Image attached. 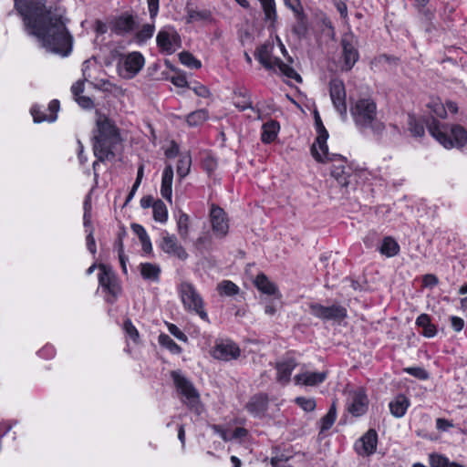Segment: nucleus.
I'll use <instances>...</instances> for the list:
<instances>
[{
  "label": "nucleus",
  "instance_id": "56",
  "mask_svg": "<svg viewBox=\"0 0 467 467\" xmlns=\"http://www.w3.org/2000/svg\"><path fill=\"white\" fill-rule=\"evenodd\" d=\"M86 240H87V247H88V251L92 254H95L97 252V248H96V242H95L94 235H93V229H91L88 232Z\"/></svg>",
  "mask_w": 467,
  "mask_h": 467
},
{
  "label": "nucleus",
  "instance_id": "51",
  "mask_svg": "<svg viewBox=\"0 0 467 467\" xmlns=\"http://www.w3.org/2000/svg\"><path fill=\"white\" fill-rule=\"evenodd\" d=\"M194 245L200 251L210 249L212 246V237L207 234L200 236L196 239Z\"/></svg>",
  "mask_w": 467,
  "mask_h": 467
},
{
  "label": "nucleus",
  "instance_id": "32",
  "mask_svg": "<svg viewBox=\"0 0 467 467\" xmlns=\"http://www.w3.org/2000/svg\"><path fill=\"white\" fill-rule=\"evenodd\" d=\"M379 251L387 257H393L399 254L400 245L392 237L387 236L382 240Z\"/></svg>",
  "mask_w": 467,
  "mask_h": 467
},
{
  "label": "nucleus",
  "instance_id": "10",
  "mask_svg": "<svg viewBox=\"0 0 467 467\" xmlns=\"http://www.w3.org/2000/svg\"><path fill=\"white\" fill-rule=\"evenodd\" d=\"M157 46L161 53L171 55L182 47L181 36L172 26L161 28L156 36Z\"/></svg>",
  "mask_w": 467,
  "mask_h": 467
},
{
  "label": "nucleus",
  "instance_id": "25",
  "mask_svg": "<svg viewBox=\"0 0 467 467\" xmlns=\"http://www.w3.org/2000/svg\"><path fill=\"white\" fill-rule=\"evenodd\" d=\"M296 367V362L294 358L278 362L275 366L277 370L276 380L281 384H287L290 381L291 374Z\"/></svg>",
  "mask_w": 467,
  "mask_h": 467
},
{
  "label": "nucleus",
  "instance_id": "46",
  "mask_svg": "<svg viewBox=\"0 0 467 467\" xmlns=\"http://www.w3.org/2000/svg\"><path fill=\"white\" fill-rule=\"evenodd\" d=\"M450 460L441 454L430 455V464L431 467H450Z\"/></svg>",
  "mask_w": 467,
  "mask_h": 467
},
{
  "label": "nucleus",
  "instance_id": "42",
  "mask_svg": "<svg viewBox=\"0 0 467 467\" xmlns=\"http://www.w3.org/2000/svg\"><path fill=\"white\" fill-rule=\"evenodd\" d=\"M217 289L221 295L234 296L238 294L239 287L232 281L224 280L218 284Z\"/></svg>",
  "mask_w": 467,
  "mask_h": 467
},
{
  "label": "nucleus",
  "instance_id": "53",
  "mask_svg": "<svg viewBox=\"0 0 467 467\" xmlns=\"http://www.w3.org/2000/svg\"><path fill=\"white\" fill-rule=\"evenodd\" d=\"M422 283L426 287H434L438 285L439 279L435 275L427 274L423 276Z\"/></svg>",
  "mask_w": 467,
  "mask_h": 467
},
{
  "label": "nucleus",
  "instance_id": "23",
  "mask_svg": "<svg viewBox=\"0 0 467 467\" xmlns=\"http://www.w3.org/2000/svg\"><path fill=\"white\" fill-rule=\"evenodd\" d=\"M59 109V101L57 99H53L49 102L47 111L48 115H38L39 107L34 106L31 109V114L33 116L34 121L36 123H40L43 121L53 122L57 118V111Z\"/></svg>",
  "mask_w": 467,
  "mask_h": 467
},
{
  "label": "nucleus",
  "instance_id": "45",
  "mask_svg": "<svg viewBox=\"0 0 467 467\" xmlns=\"http://www.w3.org/2000/svg\"><path fill=\"white\" fill-rule=\"evenodd\" d=\"M403 371L410 376H413L420 380L429 379V373L421 367H408L403 368Z\"/></svg>",
  "mask_w": 467,
  "mask_h": 467
},
{
  "label": "nucleus",
  "instance_id": "2",
  "mask_svg": "<svg viewBox=\"0 0 467 467\" xmlns=\"http://www.w3.org/2000/svg\"><path fill=\"white\" fill-rule=\"evenodd\" d=\"M122 138L119 128L105 115H99L93 136L94 155L99 161L114 159Z\"/></svg>",
  "mask_w": 467,
  "mask_h": 467
},
{
  "label": "nucleus",
  "instance_id": "41",
  "mask_svg": "<svg viewBox=\"0 0 467 467\" xmlns=\"http://www.w3.org/2000/svg\"><path fill=\"white\" fill-rule=\"evenodd\" d=\"M179 59L182 64L190 67V68H200L202 67V63L199 59H197L192 54L187 51H183L179 54Z\"/></svg>",
  "mask_w": 467,
  "mask_h": 467
},
{
  "label": "nucleus",
  "instance_id": "9",
  "mask_svg": "<svg viewBox=\"0 0 467 467\" xmlns=\"http://www.w3.org/2000/svg\"><path fill=\"white\" fill-rule=\"evenodd\" d=\"M144 63V57L140 52H131L119 58L117 70L121 78L130 79L141 70Z\"/></svg>",
  "mask_w": 467,
  "mask_h": 467
},
{
  "label": "nucleus",
  "instance_id": "38",
  "mask_svg": "<svg viewBox=\"0 0 467 467\" xmlns=\"http://www.w3.org/2000/svg\"><path fill=\"white\" fill-rule=\"evenodd\" d=\"M208 119V112L205 109H199L190 113L186 121L189 126H198L202 124Z\"/></svg>",
  "mask_w": 467,
  "mask_h": 467
},
{
  "label": "nucleus",
  "instance_id": "59",
  "mask_svg": "<svg viewBox=\"0 0 467 467\" xmlns=\"http://www.w3.org/2000/svg\"><path fill=\"white\" fill-rule=\"evenodd\" d=\"M75 99H76V101L78 102V104L80 107H82L83 109H90L93 107V101L88 97L80 95Z\"/></svg>",
  "mask_w": 467,
  "mask_h": 467
},
{
  "label": "nucleus",
  "instance_id": "37",
  "mask_svg": "<svg viewBox=\"0 0 467 467\" xmlns=\"http://www.w3.org/2000/svg\"><path fill=\"white\" fill-rule=\"evenodd\" d=\"M337 419V410L335 403L332 404L327 414L320 420V431L324 432L329 430Z\"/></svg>",
  "mask_w": 467,
  "mask_h": 467
},
{
  "label": "nucleus",
  "instance_id": "16",
  "mask_svg": "<svg viewBox=\"0 0 467 467\" xmlns=\"http://www.w3.org/2000/svg\"><path fill=\"white\" fill-rule=\"evenodd\" d=\"M357 41L352 34H345L341 39L343 51V69L348 71L358 60L359 55L356 47Z\"/></svg>",
  "mask_w": 467,
  "mask_h": 467
},
{
  "label": "nucleus",
  "instance_id": "47",
  "mask_svg": "<svg viewBox=\"0 0 467 467\" xmlns=\"http://www.w3.org/2000/svg\"><path fill=\"white\" fill-rule=\"evenodd\" d=\"M296 403L300 406L305 411H313L316 409L317 403L314 399H307L298 397L296 399Z\"/></svg>",
  "mask_w": 467,
  "mask_h": 467
},
{
  "label": "nucleus",
  "instance_id": "60",
  "mask_svg": "<svg viewBox=\"0 0 467 467\" xmlns=\"http://www.w3.org/2000/svg\"><path fill=\"white\" fill-rule=\"evenodd\" d=\"M248 435V431L246 429L243 427H237L230 435L231 440H243Z\"/></svg>",
  "mask_w": 467,
  "mask_h": 467
},
{
  "label": "nucleus",
  "instance_id": "30",
  "mask_svg": "<svg viewBox=\"0 0 467 467\" xmlns=\"http://www.w3.org/2000/svg\"><path fill=\"white\" fill-rule=\"evenodd\" d=\"M263 131L261 134V140L265 143H270L274 141L279 131L280 126L277 121L270 120L265 123L262 127Z\"/></svg>",
  "mask_w": 467,
  "mask_h": 467
},
{
  "label": "nucleus",
  "instance_id": "43",
  "mask_svg": "<svg viewBox=\"0 0 467 467\" xmlns=\"http://www.w3.org/2000/svg\"><path fill=\"white\" fill-rule=\"evenodd\" d=\"M284 3L292 10L297 20H303L305 14L300 0H284Z\"/></svg>",
  "mask_w": 467,
  "mask_h": 467
},
{
  "label": "nucleus",
  "instance_id": "40",
  "mask_svg": "<svg viewBox=\"0 0 467 467\" xmlns=\"http://www.w3.org/2000/svg\"><path fill=\"white\" fill-rule=\"evenodd\" d=\"M155 31V26L153 24H146L143 25L142 27L136 34V41L139 44L145 43L147 40L151 38L153 33Z\"/></svg>",
  "mask_w": 467,
  "mask_h": 467
},
{
  "label": "nucleus",
  "instance_id": "33",
  "mask_svg": "<svg viewBox=\"0 0 467 467\" xmlns=\"http://www.w3.org/2000/svg\"><path fill=\"white\" fill-rule=\"evenodd\" d=\"M234 104L242 111L247 109H253L250 96L247 92L242 90L234 92Z\"/></svg>",
  "mask_w": 467,
  "mask_h": 467
},
{
  "label": "nucleus",
  "instance_id": "36",
  "mask_svg": "<svg viewBox=\"0 0 467 467\" xmlns=\"http://www.w3.org/2000/svg\"><path fill=\"white\" fill-rule=\"evenodd\" d=\"M177 232L182 240H186L190 232V217L182 213L177 219Z\"/></svg>",
  "mask_w": 467,
  "mask_h": 467
},
{
  "label": "nucleus",
  "instance_id": "4",
  "mask_svg": "<svg viewBox=\"0 0 467 467\" xmlns=\"http://www.w3.org/2000/svg\"><path fill=\"white\" fill-rule=\"evenodd\" d=\"M350 114L360 131L370 130L374 134H380L385 125L378 119L375 100L369 97L359 98L350 104Z\"/></svg>",
  "mask_w": 467,
  "mask_h": 467
},
{
  "label": "nucleus",
  "instance_id": "52",
  "mask_svg": "<svg viewBox=\"0 0 467 467\" xmlns=\"http://www.w3.org/2000/svg\"><path fill=\"white\" fill-rule=\"evenodd\" d=\"M453 427V423L443 418H438L436 420V428L441 431H447L449 429Z\"/></svg>",
  "mask_w": 467,
  "mask_h": 467
},
{
  "label": "nucleus",
  "instance_id": "12",
  "mask_svg": "<svg viewBox=\"0 0 467 467\" xmlns=\"http://www.w3.org/2000/svg\"><path fill=\"white\" fill-rule=\"evenodd\" d=\"M99 270V285L113 297L112 300L109 299L110 303H113L121 292L120 284L110 267H108L105 265H100Z\"/></svg>",
  "mask_w": 467,
  "mask_h": 467
},
{
  "label": "nucleus",
  "instance_id": "24",
  "mask_svg": "<svg viewBox=\"0 0 467 467\" xmlns=\"http://www.w3.org/2000/svg\"><path fill=\"white\" fill-rule=\"evenodd\" d=\"M172 181L173 169L171 164L167 165L162 172L161 194L170 203L172 202Z\"/></svg>",
  "mask_w": 467,
  "mask_h": 467
},
{
  "label": "nucleus",
  "instance_id": "5",
  "mask_svg": "<svg viewBox=\"0 0 467 467\" xmlns=\"http://www.w3.org/2000/svg\"><path fill=\"white\" fill-rule=\"evenodd\" d=\"M428 130L431 136L446 149L462 148L467 143V131L461 125L453 124L447 127L432 119L428 123Z\"/></svg>",
  "mask_w": 467,
  "mask_h": 467
},
{
  "label": "nucleus",
  "instance_id": "61",
  "mask_svg": "<svg viewBox=\"0 0 467 467\" xmlns=\"http://www.w3.org/2000/svg\"><path fill=\"white\" fill-rule=\"evenodd\" d=\"M178 154L179 146L174 141H171L170 147L165 150V156L167 158L172 159L175 158Z\"/></svg>",
  "mask_w": 467,
  "mask_h": 467
},
{
  "label": "nucleus",
  "instance_id": "15",
  "mask_svg": "<svg viewBox=\"0 0 467 467\" xmlns=\"http://www.w3.org/2000/svg\"><path fill=\"white\" fill-rule=\"evenodd\" d=\"M329 95L337 111L343 117H347L346 89L342 80L331 79L329 82Z\"/></svg>",
  "mask_w": 467,
  "mask_h": 467
},
{
  "label": "nucleus",
  "instance_id": "39",
  "mask_svg": "<svg viewBox=\"0 0 467 467\" xmlns=\"http://www.w3.org/2000/svg\"><path fill=\"white\" fill-rule=\"evenodd\" d=\"M159 343L173 354H179L182 351V348L169 335L161 334Z\"/></svg>",
  "mask_w": 467,
  "mask_h": 467
},
{
  "label": "nucleus",
  "instance_id": "26",
  "mask_svg": "<svg viewBox=\"0 0 467 467\" xmlns=\"http://www.w3.org/2000/svg\"><path fill=\"white\" fill-rule=\"evenodd\" d=\"M410 401L404 395H398L392 401L389 402V407L390 413L396 418H401L405 415Z\"/></svg>",
  "mask_w": 467,
  "mask_h": 467
},
{
  "label": "nucleus",
  "instance_id": "50",
  "mask_svg": "<svg viewBox=\"0 0 467 467\" xmlns=\"http://www.w3.org/2000/svg\"><path fill=\"white\" fill-rule=\"evenodd\" d=\"M290 456H286L285 454L275 455L271 458V465L272 467H293L287 463Z\"/></svg>",
  "mask_w": 467,
  "mask_h": 467
},
{
  "label": "nucleus",
  "instance_id": "21",
  "mask_svg": "<svg viewBox=\"0 0 467 467\" xmlns=\"http://www.w3.org/2000/svg\"><path fill=\"white\" fill-rule=\"evenodd\" d=\"M268 408V396L264 393L254 395L246 403L245 409L254 417H262Z\"/></svg>",
  "mask_w": 467,
  "mask_h": 467
},
{
  "label": "nucleus",
  "instance_id": "20",
  "mask_svg": "<svg viewBox=\"0 0 467 467\" xmlns=\"http://www.w3.org/2000/svg\"><path fill=\"white\" fill-rule=\"evenodd\" d=\"M135 27V21L132 16L122 15L114 18L109 23V29L112 33L118 36H124L131 32Z\"/></svg>",
  "mask_w": 467,
  "mask_h": 467
},
{
  "label": "nucleus",
  "instance_id": "63",
  "mask_svg": "<svg viewBox=\"0 0 467 467\" xmlns=\"http://www.w3.org/2000/svg\"><path fill=\"white\" fill-rule=\"evenodd\" d=\"M188 13V21H195V20H201L206 17L205 14L202 12L195 11L192 9H189L187 11Z\"/></svg>",
  "mask_w": 467,
  "mask_h": 467
},
{
  "label": "nucleus",
  "instance_id": "11",
  "mask_svg": "<svg viewBox=\"0 0 467 467\" xmlns=\"http://www.w3.org/2000/svg\"><path fill=\"white\" fill-rule=\"evenodd\" d=\"M209 219L213 235L218 239H223L229 233V218L223 208L217 204H211Z\"/></svg>",
  "mask_w": 467,
  "mask_h": 467
},
{
  "label": "nucleus",
  "instance_id": "54",
  "mask_svg": "<svg viewBox=\"0 0 467 467\" xmlns=\"http://www.w3.org/2000/svg\"><path fill=\"white\" fill-rule=\"evenodd\" d=\"M168 329L171 335H173L175 337L182 341H186L187 337L186 335L175 325L171 324L168 327Z\"/></svg>",
  "mask_w": 467,
  "mask_h": 467
},
{
  "label": "nucleus",
  "instance_id": "3",
  "mask_svg": "<svg viewBox=\"0 0 467 467\" xmlns=\"http://www.w3.org/2000/svg\"><path fill=\"white\" fill-rule=\"evenodd\" d=\"M327 138L328 132L323 130L311 147V154L318 162H332L331 176L340 186L346 187L349 183L350 168L346 165L347 159L345 157L328 152Z\"/></svg>",
  "mask_w": 467,
  "mask_h": 467
},
{
  "label": "nucleus",
  "instance_id": "8",
  "mask_svg": "<svg viewBox=\"0 0 467 467\" xmlns=\"http://www.w3.org/2000/svg\"><path fill=\"white\" fill-rule=\"evenodd\" d=\"M178 293L185 310L194 312L202 319L208 320L203 300L192 284L182 282L178 287Z\"/></svg>",
  "mask_w": 467,
  "mask_h": 467
},
{
  "label": "nucleus",
  "instance_id": "22",
  "mask_svg": "<svg viewBox=\"0 0 467 467\" xmlns=\"http://www.w3.org/2000/svg\"><path fill=\"white\" fill-rule=\"evenodd\" d=\"M327 377V373L323 372H312V371H305L299 373L295 376L294 380L297 385H305V386H317L323 381Z\"/></svg>",
  "mask_w": 467,
  "mask_h": 467
},
{
  "label": "nucleus",
  "instance_id": "64",
  "mask_svg": "<svg viewBox=\"0 0 467 467\" xmlns=\"http://www.w3.org/2000/svg\"><path fill=\"white\" fill-rule=\"evenodd\" d=\"M71 91L75 98L80 96L84 91V81L78 80L71 87Z\"/></svg>",
  "mask_w": 467,
  "mask_h": 467
},
{
  "label": "nucleus",
  "instance_id": "58",
  "mask_svg": "<svg viewBox=\"0 0 467 467\" xmlns=\"http://www.w3.org/2000/svg\"><path fill=\"white\" fill-rule=\"evenodd\" d=\"M131 229L138 235L140 241L146 239V237L149 236L145 228L140 224L133 223V224H131Z\"/></svg>",
  "mask_w": 467,
  "mask_h": 467
},
{
  "label": "nucleus",
  "instance_id": "44",
  "mask_svg": "<svg viewBox=\"0 0 467 467\" xmlns=\"http://www.w3.org/2000/svg\"><path fill=\"white\" fill-rule=\"evenodd\" d=\"M428 107L437 117L441 119H445L447 117L446 108L440 99H432L428 104Z\"/></svg>",
  "mask_w": 467,
  "mask_h": 467
},
{
  "label": "nucleus",
  "instance_id": "48",
  "mask_svg": "<svg viewBox=\"0 0 467 467\" xmlns=\"http://www.w3.org/2000/svg\"><path fill=\"white\" fill-rule=\"evenodd\" d=\"M123 328L126 334L134 341L138 342L140 334L130 319L124 321Z\"/></svg>",
  "mask_w": 467,
  "mask_h": 467
},
{
  "label": "nucleus",
  "instance_id": "29",
  "mask_svg": "<svg viewBox=\"0 0 467 467\" xmlns=\"http://www.w3.org/2000/svg\"><path fill=\"white\" fill-rule=\"evenodd\" d=\"M254 285L256 288L266 295H275L278 293L277 286L271 282L265 274H259L255 280Z\"/></svg>",
  "mask_w": 467,
  "mask_h": 467
},
{
  "label": "nucleus",
  "instance_id": "28",
  "mask_svg": "<svg viewBox=\"0 0 467 467\" xmlns=\"http://www.w3.org/2000/svg\"><path fill=\"white\" fill-rule=\"evenodd\" d=\"M261 4L265 21L269 23L271 26H275L277 21V12L275 0H258Z\"/></svg>",
  "mask_w": 467,
  "mask_h": 467
},
{
  "label": "nucleus",
  "instance_id": "49",
  "mask_svg": "<svg viewBox=\"0 0 467 467\" xmlns=\"http://www.w3.org/2000/svg\"><path fill=\"white\" fill-rule=\"evenodd\" d=\"M409 127L413 136L421 137L424 134L423 126L413 117H410Z\"/></svg>",
  "mask_w": 467,
  "mask_h": 467
},
{
  "label": "nucleus",
  "instance_id": "34",
  "mask_svg": "<svg viewBox=\"0 0 467 467\" xmlns=\"http://www.w3.org/2000/svg\"><path fill=\"white\" fill-rule=\"evenodd\" d=\"M192 165V158L188 153L180 156L177 164V174L181 180L184 179L190 172Z\"/></svg>",
  "mask_w": 467,
  "mask_h": 467
},
{
  "label": "nucleus",
  "instance_id": "18",
  "mask_svg": "<svg viewBox=\"0 0 467 467\" xmlns=\"http://www.w3.org/2000/svg\"><path fill=\"white\" fill-rule=\"evenodd\" d=\"M377 445V431L370 429L355 442V450L361 456H370L376 452Z\"/></svg>",
  "mask_w": 467,
  "mask_h": 467
},
{
  "label": "nucleus",
  "instance_id": "55",
  "mask_svg": "<svg viewBox=\"0 0 467 467\" xmlns=\"http://www.w3.org/2000/svg\"><path fill=\"white\" fill-rule=\"evenodd\" d=\"M150 16L154 19L159 12V0H147Z\"/></svg>",
  "mask_w": 467,
  "mask_h": 467
},
{
  "label": "nucleus",
  "instance_id": "31",
  "mask_svg": "<svg viewBox=\"0 0 467 467\" xmlns=\"http://www.w3.org/2000/svg\"><path fill=\"white\" fill-rule=\"evenodd\" d=\"M416 325L423 329L422 335L426 337H433L437 334V328L427 314H420L416 319Z\"/></svg>",
  "mask_w": 467,
  "mask_h": 467
},
{
  "label": "nucleus",
  "instance_id": "14",
  "mask_svg": "<svg viewBox=\"0 0 467 467\" xmlns=\"http://www.w3.org/2000/svg\"><path fill=\"white\" fill-rule=\"evenodd\" d=\"M160 248L165 254L182 261H185L189 256L185 248L179 243L178 238L174 234H169L167 231L161 234Z\"/></svg>",
  "mask_w": 467,
  "mask_h": 467
},
{
  "label": "nucleus",
  "instance_id": "17",
  "mask_svg": "<svg viewBox=\"0 0 467 467\" xmlns=\"http://www.w3.org/2000/svg\"><path fill=\"white\" fill-rule=\"evenodd\" d=\"M241 354L240 348L231 340H221L216 342L212 350V355L214 358L231 361L239 358Z\"/></svg>",
  "mask_w": 467,
  "mask_h": 467
},
{
  "label": "nucleus",
  "instance_id": "35",
  "mask_svg": "<svg viewBox=\"0 0 467 467\" xmlns=\"http://www.w3.org/2000/svg\"><path fill=\"white\" fill-rule=\"evenodd\" d=\"M153 219L156 222L164 223L168 220V209L161 200H156L152 207Z\"/></svg>",
  "mask_w": 467,
  "mask_h": 467
},
{
  "label": "nucleus",
  "instance_id": "6",
  "mask_svg": "<svg viewBox=\"0 0 467 467\" xmlns=\"http://www.w3.org/2000/svg\"><path fill=\"white\" fill-rule=\"evenodd\" d=\"M273 47L270 44L260 46L254 54L255 58L263 67L275 73H280L287 78L294 79L298 83L302 82L301 76L289 65L283 62L280 58L272 56Z\"/></svg>",
  "mask_w": 467,
  "mask_h": 467
},
{
  "label": "nucleus",
  "instance_id": "62",
  "mask_svg": "<svg viewBox=\"0 0 467 467\" xmlns=\"http://www.w3.org/2000/svg\"><path fill=\"white\" fill-rule=\"evenodd\" d=\"M171 81L174 86L179 87V88H184L188 85V81H187L185 76H182V75H177V76L171 77Z\"/></svg>",
  "mask_w": 467,
  "mask_h": 467
},
{
  "label": "nucleus",
  "instance_id": "57",
  "mask_svg": "<svg viewBox=\"0 0 467 467\" xmlns=\"http://www.w3.org/2000/svg\"><path fill=\"white\" fill-rule=\"evenodd\" d=\"M451 327L454 331L460 332L464 327V320L462 317L452 316L451 317Z\"/></svg>",
  "mask_w": 467,
  "mask_h": 467
},
{
  "label": "nucleus",
  "instance_id": "13",
  "mask_svg": "<svg viewBox=\"0 0 467 467\" xmlns=\"http://www.w3.org/2000/svg\"><path fill=\"white\" fill-rule=\"evenodd\" d=\"M310 313L325 320H342L347 317V309L339 305L325 306L317 303L309 305Z\"/></svg>",
  "mask_w": 467,
  "mask_h": 467
},
{
  "label": "nucleus",
  "instance_id": "27",
  "mask_svg": "<svg viewBox=\"0 0 467 467\" xmlns=\"http://www.w3.org/2000/svg\"><path fill=\"white\" fill-rule=\"evenodd\" d=\"M141 276L146 280L159 282L161 269L160 265L152 263H141L140 265Z\"/></svg>",
  "mask_w": 467,
  "mask_h": 467
},
{
  "label": "nucleus",
  "instance_id": "19",
  "mask_svg": "<svg viewBox=\"0 0 467 467\" xmlns=\"http://www.w3.org/2000/svg\"><path fill=\"white\" fill-rule=\"evenodd\" d=\"M368 406V400L365 390L358 389L351 395V400L348 404V411L355 417L363 415Z\"/></svg>",
  "mask_w": 467,
  "mask_h": 467
},
{
  "label": "nucleus",
  "instance_id": "1",
  "mask_svg": "<svg viewBox=\"0 0 467 467\" xmlns=\"http://www.w3.org/2000/svg\"><path fill=\"white\" fill-rule=\"evenodd\" d=\"M23 17L26 30L37 38L47 50L67 57L73 46V36L67 28V19L47 6L46 0H14Z\"/></svg>",
  "mask_w": 467,
  "mask_h": 467
},
{
  "label": "nucleus",
  "instance_id": "7",
  "mask_svg": "<svg viewBox=\"0 0 467 467\" xmlns=\"http://www.w3.org/2000/svg\"><path fill=\"white\" fill-rule=\"evenodd\" d=\"M171 379L178 393L182 396V402L196 415H201L203 406L201 402L200 394L192 381L181 371H171Z\"/></svg>",
  "mask_w": 467,
  "mask_h": 467
}]
</instances>
